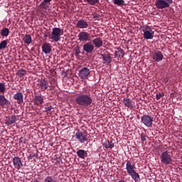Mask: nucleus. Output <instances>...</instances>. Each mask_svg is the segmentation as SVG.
<instances>
[{"mask_svg":"<svg viewBox=\"0 0 182 182\" xmlns=\"http://www.w3.org/2000/svg\"><path fill=\"white\" fill-rule=\"evenodd\" d=\"M114 5L118 6H123L124 5V0H114Z\"/></svg>","mask_w":182,"mask_h":182,"instance_id":"obj_30","label":"nucleus"},{"mask_svg":"<svg viewBox=\"0 0 182 182\" xmlns=\"http://www.w3.org/2000/svg\"><path fill=\"white\" fill-rule=\"evenodd\" d=\"M34 105L42 107L43 104V97L41 95H36L33 100Z\"/></svg>","mask_w":182,"mask_h":182,"instance_id":"obj_18","label":"nucleus"},{"mask_svg":"<svg viewBox=\"0 0 182 182\" xmlns=\"http://www.w3.org/2000/svg\"><path fill=\"white\" fill-rule=\"evenodd\" d=\"M13 164L14 166V168L16 170H21V168L23 167V163H22V160L19 158V156L13 158Z\"/></svg>","mask_w":182,"mask_h":182,"instance_id":"obj_11","label":"nucleus"},{"mask_svg":"<svg viewBox=\"0 0 182 182\" xmlns=\"http://www.w3.org/2000/svg\"><path fill=\"white\" fill-rule=\"evenodd\" d=\"M26 75V70L23 69H21L17 72V76L19 77H23Z\"/></svg>","mask_w":182,"mask_h":182,"instance_id":"obj_28","label":"nucleus"},{"mask_svg":"<svg viewBox=\"0 0 182 182\" xmlns=\"http://www.w3.org/2000/svg\"><path fill=\"white\" fill-rule=\"evenodd\" d=\"M146 135L142 133V134H141V141H143V142H144V141H146Z\"/></svg>","mask_w":182,"mask_h":182,"instance_id":"obj_38","label":"nucleus"},{"mask_svg":"<svg viewBox=\"0 0 182 182\" xmlns=\"http://www.w3.org/2000/svg\"><path fill=\"white\" fill-rule=\"evenodd\" d=\"M80 53V50H75V55H76V56H79V54Z\"/></svg>","mask_w":182,"mask_h":182,"instance_id":"obj_40","label":"nucleus"},{"mask_svg":"<svg viewBox=\"0 0 182 182\" xmlns=\"http://www.w3.org/2000/svg\"><path fill=\"white\" fill-rule=\"evenodd\" d=\"M38 86L42 92H45V90H46V89L49 87V82H48V80L41 78L39 82Z\"/></svg>","mask_w":182,"mask_h":182,"instance_id":"obj_15","label":"nucleus"},{"mask_svg":"<svg viewBox=\"0 0 182 182\" xmlns=\"http://www.w3.org/2000/svg\"><path fill=\"white\" fill-rule=\"evenodd\" d=\"M6 90V87H5V85L2 82H0V92L1 93H4Z\"/></svg>","mask_w":182,"mask_h":182,"instance_id":"obj_36","label":"nucleus"},{"mask_svg":"<svg viewBox=\"0 0 182 182\" xmlns=\"http://www.w3.org/2000/svg\"><path fill=\"white\" fill-rule=\"evenodd\" d=\"M115 55L116 56H118V58H123V56H124V50L122 48H118V50L115 51Z\"/></svg>","mask_w":182,"mask_h":182,"instance_id":"obj_27","label":"nucleus"},{"mask_svg":"<svg viewBox=\"0 0 182 182\" xmlns=\"http://www.w3.org/2000/svg\"><path fill=\"white\" fill-rule=\"evenodd\" d=\"M8 46V40H4L0 43V49H5Z\"/></svg>","mask_w":182,"mask_h":182,"instance_id":"obj_32","label":"nucleus"},{"mask_svg":"<svg viewBox=\"0 0 182 182\" xmlns=\"http://www.w3.org/2000/svg\"><path fill=\"white\" fill-rule=\"evenodd\" d=\"M123 103L126 107H129V109H134L136 107V102L129 98H124Z\"/></svg>","mask_w":182,"mask_h":182,"instance_id":"obj_14","label":"nucleus"},{"mask_svg":"<svg viewBox=\"0 0 182 182\" xmlns=\"http://www.w3.org/2000/svg\"><path fill=\"white\" fill-rule=\"evenodd\" d=\"M18 119L16 118V115H12L11 117H6L5 119V124L7 126H11L14 123H16Z\"/></svg>","mask_w":182,"mask_h":182,"instance_id":"obj_17","label":"nucleus"},{"mask_svg":"<svg viewBox=\"0 0 182 182\" xmlns=\"http://www.w3.org/2000/svg\"><path fill=\"white\" fill-rule=\"evenodd\" d=\"M46 112L48 113V114H50L52 112H53V107H52L50 105L46 107Z\"/></svg>","mask_w":182,"mask_h":182,"instance_id":"obj_34","label":"nucleus"},{"mask_svg":"<svg viewBox=\"0 0 182 182\" xmlns=\"http://www.w3.org/2000/svg\"><path fill=\"white\" fill-rule=\"evenodd\" d=\"M76 27L79 29H86L89 27V24L87 23V21L83 19H80L76 23Z\"/></svg>","mask_w":182,"mask_h":182,"instance_id":"obj_16","label":"nucleus"},{"mask_svg":"<svg viewBox=\"0 0 182 182\" xmlns=\"http://www.w3.org/2000/svg\"><path fill=\"white\" fill-rule=\"evenodd\" d=\"M40 8H41L42 9H48V3L45 2L43 0V1L40 4Z\"/></svg>","mask_w":182,"mask_h":182,"instance_id":"obj_35","label":"nucleus"},{"mask_svg":"<svg viewBox=\"0 0 182 182\" xmlns=\"http://www.w3.org/2000/svg\"><path fill=\"white\" fill-rule=\"evenodd\" d=\"M43 182H58L55 178L53 176H48L44 178Z\"/></svg>","mask_w":182,"mask_h":182,"instance_id":"obj_29","label":"nucleus"},{"mask_svg":"<svg viewBox=\"0 0 182 182\" xmlns=\"http://www.w3.org/2000/svg\"><path fill=\"white\" fill-rule=\"evenodd\" d=\"M11 102L5 97V95H0V106L1 107H5V106H9Z\"/></svg>","mask_w":182,"mask_h":182,"instance_id":"obj_20","label":"nucleus"},{"mask_svg":"<svg viewBox=\"0 0 182 182\" xmlns=\"http://www.w3.org/2000/svg\"><path fill=\"white\" fill-rule=\"evenodd\" d=\"M104 146L105 147V149H113V147H114V144L108 141L107 142L104 144Z\"/></svg>","mask_w":182,"mask_h":182,"instance_id":"obj_31","label":"nucleus"},{"mask_svg":"<svg viewBox=\"0 0 182 182\" xmlns=\"http://www.w3.org/2000/svg\"><path fill=\"white\" fill-rule=\"evenodd\" d=\"M172 4L173 0H156L154 5L157 9H166Z\"/></svg>","mask_w":182,"mask_h":182,"instance_id":"obj_4","label":"nucleus"},{"mask_svg":"<svg viewBox=\"0 0 182 182\" xmlns=\"http://www.w3.org/2000/svg\"><path fill=\"white\" fill-rule=\"evenodd\" d=\"M77 155L80 159L85 160V159L87 157V151H85L84 149H79L77 151Z\"/></svg>","mask_w":182,"mask_h":182,"instance_id":"obj_24","label":"nucleus"},{"mask_svg":"<svg viewBox=\"0 0 182 182\" xmlns=\"http://www.w3.org/2000/svg\"><path fill=\"white\" fill-rule=\"evenodd\" d=\"M75 103L80 107H90L93 105V97L90 94H80L75 97Z\"/></svg>","mask_w":182,"mask_h":182,"instance_id":"obj_1","label":"nucleus"},{"mask_svg":"<svg viewBox=\"0 0 182 182\" xmlns=\"http://www.w3.org/2000/svg\"><path fill=\"white\" fill-rule=\"evenodd\" d=\"M61 35H63V30L56 27L53 28L50 39H52L53 42H59V41H60Z\"/></svg>","mask_w":182,"mask_h":182,"instance_id":"obj_6","label":"nucleus"},{"mask_svg":"<svg viewBox=\"0 0 182 182\" xmlns=\"http://www.w3.org/2000/svg\"><path fill=\"white\" fill-rule=\"evenodd\" d=\"M92 45L94 48H102L103 46V41H102L101 38H96L92 40Z\"/></svg>","mask_w":182,"mask_h":182,"instance_id":"obj_21","label":"nucleus"},{"mask_svg":"<svg viewBox=\"0 0 182 182\" xmlns=\"http://www.w3.org/2000/svg\"><path fill=\"white\" fill-rule=\"evenodd\" d=\"M126 170L129 176H130L135 182L140 180V175L136 172V166L133 164L130 161H127L126 164Z\"/></svg>","mask_w":182,"mask_h":182,"instance_id":"obj_2","label":"nucleus"},{"mask_svg":"<svg viewBox=\"0 0 182 182\" xmlns=\"http://www.w3.org/2000/svg\"><path fill=\"white\" fill-rule=\"evenodd\" d=\"M33 157H35V155H29L28 156V160H32L33 159Z\"/></svg>","mask_w":182,"mask_h":182,"instance_id":"obj_41","label":"nucleus"},{"mask_svg":"<svg viewBox=\"0 0 182 182\" xmlns=\"http://www.w3.org/2000/svg\"><path fill=\"white\" fill-rule=\"evenodd\" d=\"M78 41L80 42H87V41H90V34L85 31H81L78 34Z\"/></svg>","mask_w":182,"mask_h":182,"instance_id":"obj_10","label":"nucleus"},{"mask_svg":"<svg viewBox=\"0 0 182 182\" xmlns=\"http://www.w3.org/2000/svg\"><path fill=\"white\" fill-rule=\"evenodd\" d=\"M1 36L4 38H8L9 36V33H11V31H9V28H4L3 29L1 30Z\"/></svg>","mask_w":182,"mask_h":182,"instance_id":"obj_25","label":"nucleus"},{"mask_svg":"<svg viewBox=\"0 0 182 182\" xmlns=\"http://www.w3.org/2000/svg\"><path fill=\"white\" fill-rule=\"evenodd\" d=\"M82 49L84 52L86 53H92L93 50H95V46L92 44L90 42L85 43Z\"/></svg>","mask_w":182,"mask_h":182,"instance_id":"obj_13","label":"nucleus"},{"mask_svg":"<svg viewBox=\"0 0 182 182\" xmlns=\"http://www.w3.org/2000/svg\"><path fill=\"white\" fill-rule=\"evenodd\" d=\"M14 99L17 100L18 105L23 103V95L22 92H16L14 96Z\"/></svg>","mask_w":182,"mask_h":182,"instance_id":"obj_23","label":"nucleus"},{"mask_svg":"<svg viewBox=\"0 0 182 182\" xmlns=\"http://www.w3.org/2000/svg\"><path fill=\"white\" fill-rule=\"evenodd\" d=\"M143 38L146 41L153 39L154 38V31L151 29V26H144L142 28Z\"/></svg>","mask_w":182,"mask_h":182,"instance_id":"obj_5","label":"nucleus"},{"mask_svg":"<svg viewBox=\"0 0 182 182\" xmlns=\"http://www.w3.org/2000/svg\"><path fill=\"white\" fill-rule=\"evenodd\" d=\"M44 38H48V34H45Z\"/></svg>","mask_w":182,"mask_h":182,"instance_id":"obj_44","label":"nucleus"},{"mask_svg":"<svg viewBox=\"0 0 182 182\" xmlns=\"http://www.w3.org/2000/svg\"><path fill=\"white\" fill-rule=\"evenodd\" d=\"M87 2L90 5H96V4H99V0H84Z\"/></svg>","mask_w":182,"mask_h":182,"instance_id":"obj_33","label":"nucleus"},{"mask_svg":"<svg viewBox=\"0 0 182 182\" xmlns=\"http://www.w3.org/2000/svg\"><path fill=\"white\" fill-rule=\"evenodd\" d=\"M75 139L80 143H85V141H87V132L85 131L77 130L75 133Z\"/></svg>","mask_w":182,"mask_h":182,"instance_id":"obj_8","label":"nucleus"},{"mask_svg":"<svg viewBox=\"0 0 182 182\" xmlns=\"http://www.w3.org/2000/svg\"><path fill=\"white\" fill-rule=\"evenodd\" d=\"M52 0H43L44 2H47V4H49Z\"/></svg>","mask_w":182,"mask_h":182,"instance_id":"obj_42","label":"nucleus"},{"mask_svg":"<svg viewBox=\"0 0 182 182\" xmlns=\"http://www.w3.org/2000/svg\"><path fill=\"white\" fill-rule=\"evenodd\" d=\"M42 50L46 53V55H48L52 52V46L48 43H45L42 45Z\"/></svg>","mask_w":182,"mask_h":182,"instance_id":"obj_22","label":"nucleus"},{"mask_svg":"<svg viewBox=\"0 0 182 182\" xmlns=\"http://www.w3.org/2000/svg\"><path fill=\"white\" fill-rule=\"evenodd\" d=\"M90 69L87 67L83 68L79 72V77L80 79H87L89 75H90Z\"/></svg>","mask_w":182,"mask_h":182,"instance_id":"obj_12","label":"nucleus"},{"mask_svg":"<svg viewBox=\"0 0 182 182\" xmlns=\"http://www.w3.org/2000/svg\"><path fill=\"white\" fill-rule=\"evenodd\" d=\"M20 143H25V140H26L23 136L20 138Z\"/></svg>","mask_w":182,"mask_h":182,"instance_id":"obj_39","label":"nucleus"},{"mask_svg":"<svg viewBox=\"0 0 182 182\" xmlns=\"http://www.w3.org/2000/svg\"><path fill=\"white\" fill-rule=\"evenodd\" d=\"M31 182H41V181H38V180H37V179H36V180H34V181H31Z\"/></svg>","mask_w":182,"mask_h":182,"instance_id":"obj_43","label":"nucleus"},{"mask_svg":"<svg viewBox=\"0 0 182 182\" xmlns=\"http://www.w3.org/2000/svg\"><path fill=\"white\" fill-rule=\"evenodd\" d=\"M151 58L153 59L154 62H161L163 60L164 55L163 53L159 50L153 51L151 54Z\"/></svg>","mask_w":182,"mask_h":182,"instance_id":"obj_9","label":"nucleus"},{"mask_svg":"<svg viewBox=\"0 0 182 182\" xmlns=\"http://www.w3.org/2000/svg\"><path fill=\"white\" fill-rule=\"evenodd\" d=\"M153 122H154V118L151 115L144 114L141 118V123L146 127H151Z\"/></svg>","mask_w":182,"mask_h":182,"instance_id":"obj_7","label":"nucleus"},{"mask_svg":"<svg viewBox=\"0 0 182 182\" xmlns=\"http://www.w3.org/2000/svg\"><path fill=\"white\" fill-rule=\"evenodd\" d=\"M161 163L164 166H170L173 164V152L165 151L161 154Z\"/></svg>","mask_w":182,"mask_h":182,"instance_id":"obj_3","label":"nucleus"},{"mask_svg":"<svg viewBox=\"0 0 182 182\" xmlns=\"http://www.w3.org/2000/svg\"><path fill=\"white\" fill-rule=\"evenodd\" d=\"M23 41L24 43L29 45V44L32 43V36H31V35H29V34H26L23 37Z\"/></svg>","mask_w":182,"mask_h":182,"instance_id":"obj_26","label":"nucleus"},{"mask_svg":"<svg viewBox=\"0 0 182 182\" xmlns=\"http://www.w3.org/2000/svg\"><path fill=\"white\" fill-rule=\"evenodd\" d=\"M101 58L103 60V63L108 65L112 63V55L110 53H104L101 55Z\"/></svg>","mask_w":182,"mask_h":182,"instance_id":"obj_19","label":"nucleus"},{"mask_svg":"<svg viewBox=\"0 0 182 182\" xmlns=\"http://www.w3.org/2000/svg\"><path fill=\"white\" fill-rule=\"evenodd\" d=\"M161 97H164V92H161L158 95H156V100H159V99H161Z\"/></svg>","mask_w":182,"mask_h":182,"instance_id":"obj_37","label":"nucleus"}]
</instances>
